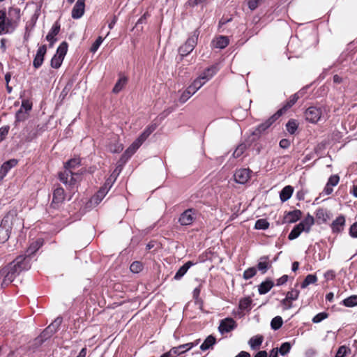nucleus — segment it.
Returning a JSON list of instances; mask_svg holds the SVG:
<instances>
[{
    "label": "nucleus",
    "mask_w": 357,
    "mask_h": 357,
    "mask_svg": "<svg viewBox=\"0 0 357 357\" xmlns=\"http://www.w3.org/2000/svg\"><path fill=\"white\" fill-rule=\"evenodd\" d=\"M42 245L43 242L40 239L33 241L30 244L24 255L18 256L0 271V277L3 278L2 286H7L21 271L30 268L31 256L39 250Z\"/></svg>",
    "instance_id": "obj_1"
},
{
    "label": "nucleus",
    "mask_w": 357,
    "mask_h": 357,
    "mask_svg": "<svg viewBox=\"0 0 357 357\" xmlns=\"http://www.w3.org/2000/svg\"><path fill=\"white\" fill-rule=\"evenodd\" d=\"M80 165L81 160L79 158H72L65 163L64 171L59 174L60 181L70 190H73L77 187L82 172L76 170Z\"/></svg>",
    "instance_id": "obj_2"
},
{
    "label": "nucleus",
    "mask_w": 357,
    "mask_h": 357,
    "mask_svg": "<svg viewBox=\"0 0 357 357\" xmlns=\"http://www.w3.org/2000/svg\"><path fill=\"white\" fill-rule=\"evenodd\" d=\"M9 15L14 18L7 17L6 9H0V36L12 33L15 30L20 19V9L10 8Z\"/></svg>",
    "instance_id": "obj_3"
},
{
    "label": "nucleus",
    "mask_w": 357,
    "mask_h": 357,
    "mask_svg": "<svg viewBox=\"0 0 357 357\" xmlns=\"http://www.w3.org/2000/svg\"><path fill=\"white\" fill-rule=\"evenodd\" d=\"M314 223V218L310 213L298 225H296L291 231L288 236L290 241L297 238L302 232L309 233L312 226Z\"/></svg>",
    "instance_id": "obj_4"
},
{
    "label": "nucleus",
    "mask_w": 357,
    "mask_h": 357,
    "mask_svg": "<svg viewBox=\"0 0 357 357\" xmlns=\"http://www.w3.org/2000/svg\"><path fill=\"white\" fill-rule=\"evenodd\" d=\"M305 118L308 122L316 123L321 119L326 118V107L323 106L310 107L305 112Z\"/></svg>",
    "instance_id": "obj_5"
},
{
    "label": "nucleus",
    "mask_w": 357,
    "mask_h": 357,
    "mask_svg": "<svg viewBox=\"0 0 357 357\" xmlns=\"http://www.w3.org/2000/svg\"><path fill=\"white\" fill-rule=\"evenodd\" d=\"M199 35V31L197 29L195 30L186 42L179 47L178 52L181 56H185L192 52L197 43Z\"/></svg>",
    "instance_id": "obj_6"
},
{
    "label": "nucleus",
    "mask_w": 357,
    "mask_h": 357,
    "mask_svg": "<svg viewBox=\"0 0 357 357\" xmlns=\"http://www.w3.org/2000/svg\"><path fill=\"white\" fill-rule=\"evenodd\" d=\"M12 219L13 215L8 214L1 221L0 225V243L6 242L10 237Z\"/></svg>",
    "instance_id": "obj_7"
},
{
    "label": "nucleus",
    "mask_w": 357,
    "mask_h": 357,
    "mask_svg": "<svg viewBox=\"0 0 357 357\" xmlns=\"http://www.w3.org/2000/svg\"><path fill=\"white\" fill-rule=\"evenodd\" d=\"M196 210L194 208H188L184 211L178 218V222L182 226H188L193 223L196 219Z\"/></svg>",
    "instance_id": "obj_8"
},
{
    "label": "nucleus",
    "mask_w": 357,
    "mask_h": 357,
    "mask_svg": "<svg viewBox=\"0 0 357 357\" xmlns=\"http://www.w3.org/2000/svg\"><path fill=\"white\" fill-rule=\"evenodd\" d=\"M113 182L114 181H112V178L107 179L105 185L92 197L91 200V203L98 204L107 194L108 191L109 190L112 185Z\"/></svg>",
    "instance_id": "obj_9"
},
{
    "label": "nucleus",
    "mask_w": 357,
    "mask_h": 357,
    "mask_svg": "<svg viewBox=\"0 0 357 357\" xmlns=\"http://www.w3.org/2000/svg\"><path fill=\"white\" fill-rule=\"evenodd\" d=\"M252 172L248 168H242L236 169L234 173V180L240 184L246 183L251 177Z\"/></svg>",
    "instance_id": "obj_10"
},
{
    "label": "nucleus",
    "mask_w": 357,
    "mask_h": 357,
    "mask_svg": "<svg viewBox=\"0 0 357 357\" xmlns=\"http://www.w3.org/2000/svg\"><path fill=\"white\" fill-rule=\"evenodd\" d=\"M65 199L64 190L61 188H56L53 192L52 202L50 206L54 208H59Z\"/></svg>",
    "instance_id": "obj_11"
},
{
    "label": "nucleus",
    "mask_w": 357,
    "mask_h": 357,
    "mask_svg": "<svg viewBox=\"0 0 357 357\" xmlns=\"http://www.w3.org/2000/svg\"><path fill=\"white\" fill-rule=\"evenodd\" d=\"M218 70L219 68L218 67V65H213L202 72L198 78L205 84L218 73Z\"/></svg>",
    "instance_id": "obj_12"
},
{
    "label": "nucleus",
    "mask_w": 357,
    "mask_h": 357,
    "mask_svg": "<svg viewBox=\"0 0 357 357\" xmlns=\"http://www.w3.org/2000/svg\"><path fill=\"white\" fill-rule=\"evenodd\" d=\"M280 116H281L280 112H275L273 116H271L265 122L259 125V126L255 130V133L259 134V133H261L262 132H264Z\"/></svg>",
    "instance_id": "obj_13"
},
{
    "label": "nucleus",
    "mask_w": 357,
    "mask_h": 357,
    "mask_svg": "<svg viewBox=\"0 0 357 357\" xmlns=\"http://www.w3.org/2000/svg\"><path fill=\"white\" fill-rule=\"evenodd\" d=\"M143 144L141 140L137 138L132 144L125 151L123 154L121 155V160L126 161L128 160L140 147V146Z\"/></svg>",
    "instance_id": "obj_14"
},
{
    "label": "nucleus",
    "mask_w": 357,
    "mask_h": 357,
    "mask_svg": "<svg viewBox=\"0 0 357 357\" xmlns=\"http://www.w3.org/2000/svg\"><path fill=\"white\" fill-rule=\"evenodd\" d=\"M46 52L47 47L45 45L39 47L33 61V66L35 68H39L42 66Z\"/></svg>",
    "instance_id": "obj_15"
},
{
    "label": "nucleus",
    "mask_w": 357,
    "mask_h": 357,
    "mask_svg": "<svg viewBox=\"0 0 357 357\" xmlns=\"http://www.w3.org/2000/svg\"><path fill=\"white\" fill-rule=\"evenodd\" d=\"M84 10V0H77L73 8L71 16L73 19H79L83 16Z\"/></svg>",
    "instance_id": "obj_16"
},
{
    "label": "nucleus",
    "mask_w": 357,
    "mask_h": 357,
    "mask_svg": "<svg viewBox=\"0 0 357 357\" xmlns=\"http://www.w3.org/2000/svg\"><path fill=\"white\" fill-rule=\"evenodd\" d=\"M60 31V24L58 22H56L52 26L50 31L46 36V40L50 43V47H53L57 39L56 36Z\"/></svg>",
    "instance_id": "obj_17"
},
{
    "label": "nucleus",
    "mask_w": 357,
    "mask_h": 357,
    "mask_svg": "<svg viewBox=\"0 0 357 357\" xmlns=\"http://www.w3.org/2000/svg\"><path fill=\"white\" fill-rule=\"evenodd\" d=\"M235 327V321L231 318H227L220 322L218 329L221 334H224L230 332L234 329Z\"/></svg>",
    "instance_id": "obj_18"
},
{
    "label": "nucleus",
    "mask_w": 357,
    "mask_h": 357,
    "mask_svg": "<svg viewBox=\"0 0 357 357\" xmlns=\"http://www.w3.org/2000/svg\"><path fill=\"white\" fill-rule=\"evenodd\" d=\"M199 343V340H197L192 342H188L186 344L179 345L178 347H173V348H172V350H175V355L179 356V355L184 354L186 351L190 350L194 347L197 346Z\"/></svg>",
    "instance_id": "obj_19"
},
{
    "label": "nucleus",
    "mask_w": 357,
    "mask_h": 357,
    "mask_svg": "<svg viewBox=\"0 0 357 357\" xmlns=\"http://www.w3.org/2000/svg\"><path fill=\"white\" fill-rule=\"evenodd\" d=\"M17 164V160L15 159H11L3 163L0 168V181L3 179L10 169L15 167Z\"/></svg>",
    "instance_id": "obj_20"
},
{
    "label": "nucleus",
    "mask_w": 357,
    "mask_h": 357,
    "mask_svg": "<svg viewBox=\"0 0 357 357\" xmlns=\"http://www.w3.org/2000/svg\"><path fill=\"white\" fill-rule=\"evenodd\" d=\"M345 218L340 215L331 224V229L333 233H340L343 231L345 225Z\"/></svg>",
    "instance_id": "obj_21"
},
{
    "label": "nucleus",
    "mask_w": 357,
    "mask_h": 357,
    "mask_svg": "<svg viewBox=\"0 0 357 357\" xmlns=\"http://www.w3.org/2000/svg\"><path fill=\"white\" fill-rule=\"evenodd\" d=\"M61 319L57 318L56 319L50 326H48L45 331L43 332V335L44 337L46 336H50L52 334H54L57 329L59 328V326L61 324Z\"/></svg>",
    "instance_id": "obj_22"
},
{
    "label": "nucleus",
    "mask_w": 357,
    "mask_h": 357,
    "mask_svg": "<svg viewBox=\"0 0 357 357\" xmlns=\"http://www.w3.org/2000/svg\"><path fill=\"white\" fill-rule=\"evenodd\" d=\"M302 92L301 91H299L298 93H296L294 95H292L289 100L286 102V104L281 108L280 109L278 112H281V116L287 110L289 109V108H291L296 102V101L298 100V98H300V94H301Z\"/></svg>",
    "instance_id": "obj_23"
},
{
    "label": "nucleus",
    "mask_w": 357,
    "mask_h": 357,
    "mask_svg": "<svg viewBox=\"0 0 357 357\" xmlns=\"http://www.w3.org/2000/svg\"><path fill=\"white\" fill-rule=\"evenodd\" d=\"M316 220L318 224L326 222L329 219V213L328 211L322 208H319L315 213Z\"/></svg>",
    "instance_id": "obj_24"
},
{
    "label": "nucleus",
    "mask_w": 357,
    "mask_h": 357,
    "mask_svg": "<svg viewBox=\"0 0 357 357\" xmlns=\"http://www.w3.org/2000/svg\"><path fill=\"white\" fill-rule=\"evenodd\" d=\"M264 340V337L261 335H257L252 337L249 341L248 344L252 350H257L259 349Z\"/></svg>",
    "instance_id": "obj_25"
},
{
    "label": "nucleus",
    "mask_w": 357,
    "mask_h": 357,
    "mask_svg": "<svg viewBox=\"0 0 357 357\" xmlns=\"http://www.w3.org/2000/svg\"><path fill=\"white\" fill-rule=\"evenodd\" d=\"M294 192V188L291 185L285 186L280 193V199L282 202L289 200Z\"/></svg>",
    "instance_id": "obj_26"
},
{
    "label": "nucleus",
    "mask_w": 357,
    "mask_h": 357,
    "mask_svg": "<svg viewBox=\"0 0 357 357\" xmlns=\"http://www.w3.org/2000/svg\"><path fill=\"white\" fill-rule=\"evenodd\" d=\"M229 44V39L227 36H220L213 40V45L215 48L224 49Z\"/></svg>",
    "instance_id": "obj_27"
},
{
    "label": "nucleus",
    "mask_w": 357,
    "mask_h": 357,
    "mask_svg": "<svg viewBox=\"0 0 357 357\" xmlns=\"http://www.w3.org/2000/svg\"><path fill=\"white\" fill-rule=\"evenodd\" d=\"M273 285V282L271 280H266L265 281L262 282L259 285L258 288L259 294L263 295L268 293L272 289Z\"/></svg>",
    "instance_id": "obj_28"
},
{
    "label": "nucleus",
    "mask_w": 357,
    "mask_h": 357,
    "mask_svg": "<svg viewBox=\"0 0 357 357\" xmlns=\"http://www.w3.org/2000/svg\"><path fill=\"white\" fill-rule=\"evenodd\" d=\"M194 264L189 261L186 262L184 265H183L176 273L174 278L176 280H180L188 271V270Z\"/></svg>",
    "instance_id": "obj_29"
},
{
    "label": "nucleus",
    "mask_w": 357,
    "mask_h": 357,
    "mask_svg": "<svg viewBox=\"0 0 357 357\" xmlns=\"http://www.w3.org/2000/svg\"><path fill=\"white\" fill-rule=\"evenodd\" d=\"M107 149L111 153H119L123 149V144L119 143L117 138L114 137V140L107 145Z\"/></svg>",
    "instance_id": "obj_30"
},
{
    "label": "nucleus",
    "mask_w": 357,
    "mask_h": 357,
    "mask_svg": "<svg viewBox=\"0 0 357 357\" xmlns=\"http://www.w3.org/2000/svg\"><path fill=\"white\" fill-rule=\"evenodd\" d=\"M301 215L302 212L298 209H296L292 211H289L286 216V219L288 222H296L301 218Z\"/></svg>",
    "instance_id": "obj_31"
},
{
    "label": "nucleus",
    "mask_w": 357,
    "mask_h": 357,
    "mask_svg": "<svg viewBox=\"0 0 357 357\" xmlns=\"http://www.w3.org/2000/svg\"><path fill=\"white\" fill-rule=\"evenodd\" d=\"M156 129L155 124L149 126L144 132L137 137L143 143L149 137V135Z\"/></svg>",
    "instance_id": "obj_32"
},
{
    "label": "nucleus",
    "mask_w": 357,
    "mask_h": 357,
    "mask_svg": "<svg viewBox=\"0 0 357 357\" xmlns=\"http://www.w3.org/2000/svg\"><path fill=\"white\" fill-rule=\"evenodd\" d=\"M156 129L155 124L149 126L144 132L137 137L143 143L149 137V135Z\"/></svg>",
    "instance_id": "obj_33"
},
{
    "label": "nucleus",
    "mask_w": 357,
    "mask_h": 357,
    "mask_svg": "<svg viewBox=\"0 0 357 357\" xmlns=\"http://www.w3.org/2000/svg\"><path fill=\"white\" fill-rule=\"evenodd\" d=\"M156 129L155 124L149 126L144 132L137 137L143 143L149 137V135Z\"/></svg>",
    "instance_id": "obj_34"
},
{
    "label": "nucleus",
    "mask_w": 357,
    "mask_h": 357,
    "mask_svg": "<svg viewBox=\"0 0 357 357\" xmlns=\"http://www.w3.org/2000/svg\"><path fill=\"white\" fill-rule=\"evenodd\" d=\"M127 77H121L117 82L115 84L114 88H113V93H119L126 86L127 83Z\"/></svg>",
    "instance_id": "obj_35"
},
{
    "label": "nucleus",
    "mask_w": 357,
    "mask_h": 357,
    "mask_svg": "<svg viewBox=\"0 0 357 357\" xmlns=\"http://www.w3.org/2000/svg\"><path fill=\"white\" fill-rule=\"evenodd\" d=\"M317 278L315 275L309 274L304 279L303 282L301 284L302 289L306 288L308 285L316 283Z\"/></svg>",
    "instance_id": "obj_36"
},
{
    "label": "nucleus",
    "mask_w": 357,
    "mask_h": 357,
    "mask_svg": "<svg viewBox=\"0 0 357 357\" xmlns=\"http://www.w3.org/2000/svg\"><path fill=\"white\" fill-rule=\"evenodd\" d=\"M269 268L268 257H261L257 264V268L262 273H265Z\"/></svg>",
    "instance_id": "obj_37"
},
{
    "label": "nucleus",
    "mask_w": 357,
    "mask_h": 357,
    "mask_svg": "<svg viewBox=\"0 0 357 357\" xmlns=\"http://www.w3.org/2000/svg\"><path fill=\"white\" fill-rule=\"evenodd\" d=\"M215 338L213 336H208L206 339L204 340V342L201 344V350L206 351L208 349L211 347L215 344Z\"/></svg>",
    "instance_id": "obj_38"
},
{
    "label": "nucleus",
    "mask_w": 357,
    "mask_h": 357,
    "mask_svg": "<svg viewBox=\"0 0 357 357\" xmlns=\"http://www.w3.org/2000/svg\"><path fill=\"white\" fill-rule=\"evenodd\" d=\"M252 300L249 297L243 298L241 299L239 302V308L241 310L249 311L252 308Z\"/></svg>",
    "instance_id": "obj_39"
},
{
    "label": "nucleus",
    "mask_w": 357,
    "mask_h": 357,
    "mask_svg": "<svg viewBox=\"0 0 357 357\" xmlns=\"http://www.w3.org/2000/svg\"><path fill=\"white\" fill-rule=\"evenodd\" d=\"M342 304L348 307H353L357 305V295H352L342 301Z\"/></svg>",
    "instance_id": "obj_40"
},
{
    "label": "nucleus",
    "mask_w": 357,
    "mask_h": 357,
    "mask_svg": "<svg viewBox=\"0 0 357 357\" xmlns=\"http://www.w3.org/2000/svg\"><path fill=\"white\" fill-rule=\"evenodd\" d=\"M204 84L197 77L188 86L189 90L195 94Z\"/></svg>",
    "instance_id": "obj_41"
},
{
    "label": "nucleus",
    "mask_w": 357,
    "mask_h": 357,
    "mask_svg": "<svg viewBox=\"0 0 357 357\" xmlns=\"http://www.w3.org/2000/svg\"><path fill=\"white\" fill-rule=\"evenodd\" d=\"M282 324L283 321L282 317L276 316L271 320V326L273 330L276 331L281 328Z\"/></svg>",
    "instance_id": "obj_42"
},
{
    "label": "nucleus",
    "mask_w": 357,
    "mask_h": 357,
    "mask_svg": "<svg viewBox=\"0 0 357 357\" xmlns=\"http://www.w3.org/2000/svg\"><path fill=\"white\" fill-rule=\"evenodd\" d=\"M67 50H68V44L66 42H63L58 47L55 54L59 55L60 57L64 59V56L67 53Z\"/></svg>",
    "instance_id": "obj_43"
},
{
    "label": "nucleus",
    "mask_w": 357,
    "mask_h": 357,
    "mask_svg": "<svg viewBox=\"0 0 357 357\" xmlns=\"http://www.w3.org/2000/svg\"><path fill=\"white\" fill-rule=\"evenodd\" d=\"M287 130L291 135L294 134L298 128V124L294 119L289 120L286 124Z\"/></svg>",
    "instance_id": "obj_44"
},
{
    "label": "nucleus",
    "mask_w": 357,
    "mask_h": 357,
    "mask_svg": "<svg viewBox=\"0 0 357 357\" xmlns=\"http://www.w3.org/2000/svg\"><path fill=\"white\" fill-rule=\"evenodd\" d=\"M63 61V58L60 57L59 55L54 54L51 59V66L53 68H59L61 66Z\"/></svg>",
    "instance_id": "obj_45"
},
{
    "label": "nucleus",
    "mask_w": 357,
    "mask_h": 357,
    "mask_svg": "<svg viewBox=\"0 0 357 357\" xmlns=\"http://www.w3.org/2000/svg\"><path fill=\"white\" fill-rule=\"evenodd\" d=\"M194 93L191 91V90H189V88L188 87L184 91L182 92L179 101L181 103H185Z\"/></svg>",
    "instance_id": "obj_46"
},
{
    "label": "nucleus",
    "mask_w": 357,
    "mask_h": 357,
    "mask_svg": "<svg viewBox=\"0 0 357 357\" xmlns=\"http://www.w3.org/2000/svg\"><path fill=\"white\" fill-rule=\"evenodd\" d=\"M269 223L265 219L257 220L255 222V228L256 229H266L268 228Z\"/></svg>",
    "instance_id": "obj_47"
},
{
    "label": "nucleus",
    "mask_w": 357,
    "mask_h": 357,
    "mask_svg": "<svg viewBox=\"0 0 357 357\" xmlns=\"http://www.w3.org/2000/svg\"><path fill=\"white\" fill-rule=\"evenodd\" d=\"M246 149V145L244 144H239L233 153L234 158H239L245 152Z\"/></svg>",
    "instance_id": "obj_48"
},
{
    "label": "nucleus",
    "mask_w": 357,
    "mask_h": 357,
    "mask_svg": "<svg viewBox=\"0 0 357 357\" xmlns=\"http://www.w3.org/2000/svg\"><path fill=\"white\" fill-rule=\"evenodd\" d=\"M257 273V270L255 267H251L248 269H246L243 272V278L245 280H249L252 278H253Z\"/></svg>",
    "instance_id": "obj_49"
},
{
    "label": "nucleus",
    "mask_w": 357,
    "mask_h": 357,
    "mask_svg": "<svg viewBox=\"0 0 357 357\" xmlns=\"http://www.w3.org/2000/svg\"><path fill=\"white\" fill-rule=\"evenodd\" d=\"M143 268V265L140 261H134L131 264L130 266V271L134 273H139Z\"/></svg>",
    "instance_id": "obj_50"
},
{
    "label": "nucleus",
    "mask_w": 357,
    "mask_h": 357,
    "mask_svg": "<svg viewBox=\"0 0 357 357\" xmlns=\"http://www.w3.org/2000/svg\"><path fill=\"white\" fill-rule=\"evenodd\" d=\"M103 40H104V38L101 36H99L96 39V40L92 44V45L90 48V51L92 53H96L97 52V50H98V48L100 47L102 43L103 42Z\"/></svg>",
    "instance_id": "obj_51"
},
{
    "label": "nucleus",
    "mask_w": 357,
    "mask_h": 357,
    "mask_svg": "<svg viewBox=\"0 0 357 357\" xmlns=\"http://www.w3.org/2000/svg\"><path fill=\"white\" fill-rule=\"evenodd\" d=\"M299 296V291L297 289H291V291H288L286 295V298L293 301H296Z\"/></svg>",
    "instance_id": "obj_52"
},
{
    "label": "nucleus",
    "mask_w": 357,
    "mask_h": 357,
    "mask_svg": "<svg viewBox=\"0 0 357 357\" xmlns=\"http://www.w3.org/2000/svg\"><path fill=\"white\" fill-rule=\"evenodd\" d=\"M350 352V349L346 346L339 347L335 357H345L346 354Z\"/></svg>",
    "instance_id": "obj_53"
},
{
    "label": "nucleus",
    "mask_w": 357,
    "mask_h": 357,
    "mask_svg": "<svg viewBox=\"0 0 357 357\" xmlns=\"http://www.w3.org/2000/svg\"><path fill=\"white\" fill-rule=\"evenodd\" d=\"M291 349V344L289 342H284L280 347V353L282 356H285L289 352Z\"/></svg>",
    "instance_id": "obj_54"
},
{
    "label": "nucleus",
    "mask_w": 357,
    "mask_h": 357,
    "mask_svg": "<svg viewBox=\"0 0 357 357\" xmlns=\"http://www.w3.org/2000/svg\"><path fill=\"white\" fill-rule=\"evenodd\" d=\"M16 123L24 121L27 118V114L22 110V108L16 114Z\"/></svg>",
    "instance_id": "obj_55"
},
{
    "label": "nucleus",
    "mask_w": 357,
    "mask_h": 357,
    "mask_svg": "<svg viewBox=\"0 0 357 357\" xmlns=\"http://www.w3.org/2000/svg\"><path fill=\"white\" fill-rule=\"evenodd\" d=\"M339 181H340V177L336 175V174H334V175H331L328 181H327V183L331 186H336L338 183H339Z\"/></svg>",
    "instance_id": "obj_56"
},
{
    "label": "nucleus",
    "mask_w": 357,
    "mask_h": 357,
    "mask_svg": "<svg viewBox=\"0 0 357 357\" xmlns=\"http://www.w3.org/2000/svg\"><path fill=\"white\" fill-rule=\"evenodd\" d=\"M327 317L326 312H320L314 316L312 319L314 323H319Z\"/></svg>",
    "instance_id": "obj_57"
},
{
    "label": "nucleus",
    "mask_w": 357,
    "mask_h": 357,
    "mask_svg": "<svg viewBox=\"0 0 357 357\" xmlns=\"http://www.w3.org/2000/svg\"><path fill=\"white\" fill-rule=\"evenodd\" d=\"M261 0H248V5L251 10H255L259 5Z\"/></svg>",
    "instance_id": "obj_58"
},
{
    "label": "nucleus",
    "mask_w": 357,
    "mask_h": 357,
    "mask_svg": "<svg viewBox=\"0 0 357 357\" xmlns=\"http://www.w3.org/2000/svg\"><path fill=\"white\" fill-rule=\"evenodd\" d=\"M349 234L353 238H357V222L350 227Z\"/></svg>",
    "instance_id": "obj_59"
},
{
    "label": "nucleus",
    "mask_w": 357,
    "mask_h": 357,
    "mask_svg": "<svg viewBox=\"0 0 357 357\" xmlns=\"http://www.w3.org/2000/svg\"><path fill=\"white\" fill-rule=\"evenodd\" d=\"M9 130L8 126H4L0 128V142L2 141L8 135Z\"/></svg>",
    "instance_id": "obj_60"
},
{
    "label": "nucleus",
    "mask_w": 357,
    "mask_h": 357,
    "mask_svg": "<svg viewBox=\"0 0 357 357\" xmlns=\"http://www.w3.org/2000/svg\"><path fill=\"white\" fill-rule=\"evenodd\" d=\"M282 305L283 306L284 310H289L292 307V301L284 298L282 301Z\"/></svg>",
    "instance_id": "obj_61"
},
{
    "label": "nucleus",
    "mask_w": 357,
    "mask_h": 357,
    "mask_svg": "<svg viewBox=\"0 0 357 357\" xmlns=\"http://www.w3.org/2000/svg\"><path fill=\"white\" fill-rule=\"evenodd\" d=\"M290 141L287 139H282L280 141L279 145L282 149H287L290 146Z\"/></svg>",
    "instance_id": "obj_62"
},
{
    "label": "nucleus",
    "mask_w": 357,
    "mask_h": 357,
    "mask_svg": "<svg viewBox=\"0 0 357 357\" xmlns=\"http://www.w3.org/2000/svg\"><path fill=\"white\" fill-rule=\"evenodd\" d=\"M333 186L326 183L325 188L323 190L322 194L324 195H329L333 192Z\"/></svg>",
    "instance_id": "obj_63"
},
{
    "label": "nucleus",
    "mask_w": 357,
    "mask_h": 357,
    "mask_svg": "<svg viewBox=\"0 0 357 357\" xmlns=\"http://www.w3.org/2000/svg\"><path fill=\"white\" fill-rule=\"evenodd\" d=\"M288 280V276L287 275H282L281 278L277 280L276 285L280 286L286 283Z\"/></svg>",
    "instance_id": "obj_64"
}]
</instances>
